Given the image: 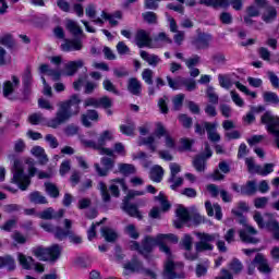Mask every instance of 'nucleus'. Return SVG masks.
Here are the masks:
<instances>
[{
    "mask_svg": "<svg viewBox=\"0 0 279 279\" xmlns=\"http://www.w3.org/2000/svg\"><path fill=\"white\" fill-rule=\"evenodd\" d=\"M162 241H171L172 243H178V236L171 233L159 234L156 238L147 235L142 242L140 254L147 256V254L154 250L155 245H159L160 252H163V254L168 256L162 274L163 279H184L185 275L182 271V269H184V265L173 263L171 259V248Z\"/></svg>",
    "mask_w": 279,
    "mask_h": 279,
    "instance_id": "obj_1",
    "label": "nucleus"
},
{
    "mask_svg": "<svg viewBox=\"0 0 279 279\" xmlns=\"http://www.w3.org/2000/svg\"><path fill=\"white\" fill-rule=\"evenodd\" d=\"M80 104H82V99H80V95L77 94L72 95L70 99L65 101L59 102L56 117L49 120L47 124L48 128H52V130H58V126L66 123V121H69L71 117L80 114Z\"/></svg>",
    "mask_w": 279,
    "mask_h": 279,
    "instance_id": "obj_2",
    "label": "nucleus"
},
{
    "mask_svg": "<svg viewBox=\"0 0 279 279\" xmlns=\"http://www.w3.org/2000/svg\"><path fill=\"white\" fill-rule=\"evenodd\" d=\"M32 254H34L38 260L56 263L62 254V247L59 244H54L50 247L36 246L32 250Z\"/></svg>",
    "mask_w": 279,
    "mask_h": 279,
    "instance_id": "obj_3",
    "label": "nucleus"
},
{
    "mask_svg": "<svg viewBox=\"0 0 279 279\" xmlns=\"http://www.w3.org/2000/svg\"><path fill=\"white\" fill-rule=\"evenodd\" d=\"M12 173V184H17L21 191H27V189L32 184V180L27 174H25V171L23 170V163L19 159L14 160Z\"/></svg>",
    "mask_w": 279,
    "mask_h": 279,
    "instance_id": "obj_4",
    "label": "nucleus"
},
{
    "mask_svg": "<svg viewBox=\"0 0 279 279\" xmlns=\"http://www.w3.org/2000/svg\"><path fill=\"white\" fill-rule=\"evenodd\" d=\"M245 165L247 167L248 173H257V175H262V178H266L269 173H274L275 163H265L264 167L260 165L254 163L253 158H246Z\"/></svg>",
    "mask_w": 279,
    "mask_h": 279,
    "instance_id": "obj_5",
    "label": "nucleus"
},
{
    "mask_svg": "<svg viewBox=\"0 0 279 279\" xmlns=\"http://www.w3.org/2000/svg\"><path fill=\"white\" fill-rule=\"evenodd\" d=\"M100 165L99 163H95L94 167L96 169V173L100 177V178H106V175H108V173H110V171H112V169H114V159L110 158V157H102L100 160Z\"/></svg>",
    "mask_w": 279,
    "mask_h": 279,
    "instance_id": "obj_6",
    "label": "nucleus"
},
{
    "mask_svg": "<svg viewBox=\"0 0 279 279\" xmlns=\"http://www.w3.org/2000/svg\"><path fill=\"white\" fill-rule=\"evenodd\" d=\"M113 135L110 131H104L97 142L98 145L100 146V155L101 156H110L111 158H114V150L110 149V148H104V145H106V143H108V141H112Z\"/></svg>",
    "mask_w": 279,
    "mask_h": 279,
    "instance_id": "obj_7",
    "label": "nucleus"
},
{
    "mask_svg": "<svg viewBox=\"0 0 279 279\" xmlns=\"http://www.w3.org/2000/svg\"><path fill=\"white\" fill-rule=\"evenodd\" d=\"M129 198H123L121 209L126 213L130 217H135L136 219H143V215L138 210L136 204H131Z\"/></svg>",
    "mask_w": 279,
    "mask_h": 279,
    "instance_id": "obj_8",
    "label": "nucleus"
},
{
    "mask_svg": "<svg viewBox=\"0 0 279 279\" xmlns=\"http://www.w3.org/2000/svg\"><path fill=\"white\" fill-rule=\"evenodd\" d=\"M135 43L140 49H143V47H151V36L149 35V32L145 29L137 31Z\"/></svg>",
    "mask_w": 279,
    "mask_h": 279,
    "instance_id": "obj_9",
    "label": "nucleus"
},
{
    "mask_svg": "<svg viewBox=\"0 0 279 279\" xmlns=\"http://www.w3.org/2000/svg\"><path fill=\"white\" fill-rule=\"evenodd\" d=\"M253 263H255L260 274H271V267H269V262H267L265 255L257 253L253 259Z\"/></svg>",
    "mask_w": 279,
    "mask_h": 279,
    "instance_id": "obj_10",
    "label": "nucleus"
},
{
    "mask_svg": "<svg viewBox=\"0 0 279 279\" xmlns=\"http://www.w3.org/2000/svg\"><path fill=\"white\" fill-rule=\"evenodd\" d=\"M84 45L80 39H64V43L61 45L63 51H82Z\"/></svg>",
    "mask_w": 279,
    "mask_h": 279,
    "instance_id": "obj_11",
    "label": "nucleus"
},
{
    "mask_svg": "<svg viewBox=\"0 0 279 279\" xmlns=\"http://www.w3.org/2000/svg\"><path fill=\"white\" fill-rule=\"evenodd\" d=\"M128 90L131 93V95H134L135 97H141L143 93V84L138 78L131 77L128 81Z\"/></svg>",
    "mask_w": 279,
    "mask_h": 279,
    "instance_id": "obj_12",
    "label": "nucleus"
},
{
    "mask_svg": "<svg viewBox=\"0 0 279 279\" xmlns=\"http://www.w3.org/2000/svg\"><path fill=\"white\" fill-rule=\"evenodd\" d=\"M11 80L12 81H7L3 84L4 97H10V95L14 93V88H19V86H21V80L16 75H13Z\"/></svg>",
    "mask_w": 279,
    "mask_h": 279,
    "instance_id": "obj_13",
    "label": "nucleus"
},
{
    "mask_svg": "<svg viewBox=\"0 0 279 279\" xmlns=\"http://www.w3.org/2000/svg\"><path fill=\"white\" fill-rule=\"evenodd\" d=\"M62 217H64V209L56 211L52 207H49L39 214V218L46 220L62 219Z\"/></svg>",
    "mask_w": 279,
    "mask_h": 279,
    "instance_id": "obj_14",
    "label": "nucleus"
},
{
    "mask_svg": "<svg viewBox=\"0 0 279 279\" xmlns=\"http://www.w3.org/2000/svg\"><path fill=\"white\" fill-rule=\"evenodd\" d=\"M210 158V151L207 150L205 154H201L193 160V167L196 171H206V161Z\"/></svg>",
    "mask_w": 279,
    "mask_h": 279,
    "instance_id": "obj_15",
    "label": "nucleus"
},
{
    "mask_svg": "<svg viewBox=\"0 0 279 279\" xmlns=\"http://www.w3.org/2000/svg\"><path fill=\"white\" fill-rule=\"evenodd\" d=\"M123 276H130V274L141 271V269H143V263L136 259V257H133L131 262L123 265Z\"/></svg>",
    "mask_w": 279,
    "mask_h": 279,
    "instance_id": "obj_16",
    "label": "nucleus"
},
{
    "mask_svg": "<svg viewBox=\"0 0 279 279\" xmlns=\"http://www.w3.org/2000/svg\"><path fill=\"white\" fill-rule=\"evenodd\" d=\"M140 56L142 59L145 60V62H147V64H149V66H153L154 69H156V66H158V64L162 62V59H160L158 54L149 53L145 50H142L140 52Z\"/></svg>",
    "mask_w": 279,
    "mask_h": 279,
    "instance_id": "obj_17",
    "label": "nucleus"
},
{
    "mask_svg": "<svg viewBox=\"0 0 279 279\" xmlns=\"http://www.w3.org/2000/svg\"><path fill=\"white\" fill-rule=\"evenodd\" d=\"M199 242L195 244L196 252H205V250H210V235L205 233H196Z\"/></svg>",
    "mask_w": 279,
    "mask_h": 279,
    "instance_id": "obj_18",
    "label": "nucleus"
},
{
    "mask_svg": "<svg viewBox=\"0 0 279 279\" xmlns=\"http://www.w3.org/2000/svg\"><path fill=\"white\" fill-rule=\"evenodd\" d=\"M85 14L88 19L93 20L95 25H100V27L104 26V20L101 17H97V5L93 3L88 4L85 9Z\"/></svg>",
    "mask_w": 279,
    "mask_h": 279,
    "instance_id": "obj_19",
    "label": "nucleus"
},
{
    "mask_svg": "<svg viewBox=\"0 0 279 279\" xmlns=\"http://www.w3.org/2000/svg\"><path fill=\"white\" fill-rule=\"evenodd\" d=\"M84 66V60L80 59L76 61H70L65 64V75L73 76L77 73V69H82Z\"/></svg>",
    "mask_w": 279,
    "mask_h": 279,
    "instance_id": "obj_20",
    "label": "nucleus"
},
{
    "mask_svg": "<svg viewBox=\"0 0 279 279\" xmlns=\"http://www.w3.org/2000/svg\"><path fill=\"white\" fill-rule=\"evenodd\" d=\"M264 228L268 232H272V236L276 241H279V222L278 220L270 218L268 221L264 222Z\"/></svg>",
    "mask_w": 279,
    "mask_h": 279,
    "instance_id": "obj_21",
    "label": "nucleus"
},
{
    "mask_svg": "<svg viewBox=\"0 0 279 279\" xmlns=\"http://www.w3.org/2000/svg\"><path fill=\"white\" fill-rule=\"evenodd\" d=\"M31 154L38 158L39 165H47V162H49V158L47 157V154H45V148L40 146H34L31 149Z\"/></svg>",
    "mask_w": 279,
    "mask_h": 279,
    "instance_id": "obj_22",
    "label": "nucleus"
},
{
    "mask_svg": "<svg viewBox=\"0 0 279 279\" xmlns=\"http://www.w3.org/2000/svg\"><path fill=\"white\" fill-rule=\"evenodd\" d=\"M258 191L256 181H247L245 185L240 187L241 195L252 196Z\"/></svg>",
    "mask_w": 279,
    "mask_h": 279,
    "instance_id": "obj_23",
    "label": "nucleus"
},
{
    "mask_svg": "<svg viewBox=\"0 0 279 279\" xmlns=\"http://www.w3.org/2000/svg\"><path fill=\"white\" fill-rule=\"evenodd\" d=\"M39 71L40 73H46L47 75H49V77H51L53 82H58V80H60L62 75L59 70H53L49 68V64H41L39 66Z\"/></svg>",
    "mask_w": 279,
    "mask_h": 279,
    "instance_id": "obj_24",
    "label": "nucleus"
},
{
    "mask_svg": "<svg viewBox=\"0 0 279 279\" xmlns=\"http://www.w3.org/2000/svg\"><path fill=\"white\" fill-rule=\"evenodd\" d=\"M165 177V170L160 166H154L150 169L149 178L153 182H162V178Z\"/></svg>",
    "mask_w": 279,
    "mask_h": 279,
    "instance_id": "obj_25",
    "label": "nucleus"
},
{
    "mask_svg": "<svg viewBox=\"0 0 279 279\" xmlns=\"http://www.w3.org/2000/svg\"><path fill=\"white\" fill-rule=\"evenodd\" d=\"M17 260L20 263V265H22L23 269H32L33 265H34V257L32 256H25L23 253H19L17 254Z\"/></svg>",
    "mask_w": 279,
    "mask_h": 279,
    "instance_id": "obj_26",
    "label": "nucleus"
},
{
    "mask_svg": "<svg viewBox=\"0 0 279 279\" xmlns=\"http://www.w3.org/2000/svg\"><path fill=\"white\" fill-rule=\"evenodd\" d=\"M101 234L108 243H114V241H117L118 234L117 231H114V229L104 227L101 228Z\"/></svg>",
    "mask_w": 279,
    "mask_h": 279,
    "instance_id": "obj_27",
    "label": "nucleus"
},
{
    "mask_svg": "<svg viewBox=\"0 0 279 279\" xmlns=\"http://www.w3.org/2000/svg\"><path fill=\"white\" fill-rule=\"evenodd\" d=\"M263 99L265 104H268L269 106H279V97L275 92H265L263 94Z\"/></svg>",
    "mask_w": 279,
    "mask_h": 279,
    "instance_id": "obj_28",
    "label": "nucleus"
},
{
    "mask_svg": "<svg viewBox=\"0 0 279 279\" xmlns=\"http://www.w3.org/2000/svg\"><path fill=\"white\" fill-rule=\"evenodd\" d=\"M66 29H69V32H70V34H72V36H82V34H84V31H82V27H80L77 22H75L73 20H69L66 22Z\"/></svg>",
    "mask_w": 279,
    "mask_h": 279,
    "instance_id": "obj_29",
    "label": "nucleus"
},
{
    "mask_svg": "<svg viewBox=\"0 0 279 279\" xmlns=\"http://www.w3.org/2000/svg\"><path fill=\"white\" fill-rule=\"evenodd\" d=\"M166 80L172 90H180L184 86V77L178 76L173 80L171 76H167Z\"/></svg>",
    "mask_w": 279,
    "mask_h": 279,
    "instance_id": "obj_30",
    "label": "nucleus"
},
{
    "mask_svg": "<svg viewBox=\"0 0 279 279\" xmlns=\"http://www.w3.org/2000/svg\"><path fill=\"white\" fill-rule=\"evenodd\" d=\"M29 202L32 204H49V201H47V197L43 195L40 192L36 191L28 195Z\"/></svg>",
    "mask_w": 279,
    "mask_h": 279,
    "instance_id": "obj_31",
    "label": "nucleus"
},
{
    "mask_svg": "<svg viewBox=\"0 0 279 279\" xmlns=\"http://www.w3.org/2000/svg\"><path fill=\"white\" fill-rule=\"evenodd\" d=\"M45 189L49 197H52L53 199H58V197H60V189H58L57 184L45 183Z\"/></svg>",
    "mask_w": 279,
    "mask_h": 279,
    "instance_id": "obj_32",
    "label": "nucleus"
},
{
    "mask_svg": "<svg viewBox=\"0 0 279 279\" xmlns=\"http://www.w3.org/2000/svg\"><path fill=\"white\" fill-rule=\"evenodd\" d=\"M278 19V10L275 7H270L266 14L262 16L264 23H274Z\"/></svg>",
    "mask_w": 279,
    "mask_h": 279,
    "instance_id": "obj_33",
    "label": "nucleus"
},
{
    "mask_svg": "<svg viewBox=\"0 0 279 279\" xmlns=\"http://www.w3.org/2000/svg\"><path fill=\"white\" fill-rule=\"evenodd\" d=\"M3 267H7L9 271H14V269H16L14 258L10 256L0 257V268Z\"/></svg>",
    "mask_w": 279,
    "mask_h": 279,
    "instance_id": "obj_34",
    "label": "nucleus"
},
{
    "mask_svg": "<svg viewBox=\"0 0 279 279\" xmlns=\"http://www.w3.org/2000/svg\"><path fill=\"white\" fill-rule=\"evenodd\" d=\"M155 202H159L163 213H167L171 208V204L162 192H160L158 196H155Z\"/></svg>",
    "mask_w": 279,
    "mask_h": 279,
    "instance_id": "obj_35",
    "label": "nucleus"
},
{
    "mask_svg": "<svg viewBox=\"0 0 279 279\" xmlns=\"http://www.w3.org/2000/svg\"><path fill=\"white\" fill-rule=\"evenodd\" d=\"M136 130V124L134 122H128L126 124L120 125V131L125 136H134V131Z\"/></svg>",
    "mask_w": 279,
    "mask_h": 279,
    "instance_id": "obj_36",
    "label": "nucleus"
},
{
    "mask_svg": "<svg viewBox=\"0 0 279 279\" xmlns=\"http://www.w3.org/2000/svg\"><path fill=\"white\" fill-rule=\"evenodd\" d=\"M118 169L123 175H132V173H136V168L134 165L130 163H119Z\"/></svg>",
    "mask_w": 279,
    "mask_h": 279,
    "instance_id": "obj_37",
    "label": "nucleus"
},
{
    "mask_svg": "<svg viewBox=\"0 0 279 279\" xmlns=\"http://www.w3.org/2000/svg\"><path fill=\"white\" fill-rule=\"evenodd\" d=\"M215 217V219H217V221H221V219H223V211L221 209V205H219V203H215L211 207H210V217Z\"/></svg>",
    "mask_w": 279,
    "mask_h": 279,
    "instance_id": "obj_38",
    "label": "nucleus"
},
{
    "mask_svg": "<svg viewBox=\"0 0 279 279\" xmlns=\"http://www.w3.org/2000/svg\"><path fill=\"white\" fill-rule=\"evenodd\" d=\"M177 217L182 221L183 223H186L187 221H191V214H189V209L184 207H179L177 209Z\"/></svg>",
    "mask_w": 279,
    "mask_h": 279,
    "instance_id": "obj_39",
    "label": "nucleus"
},
{
    "mask_svg": "<svg viewBox=\"0 0 279 279\" xmlns=\"http://www.w3.org/2000/svg\"><path fill=\"white\" fill-rule=\"evenodd\" d=\"M239 236H240L242 243H252V244L258 243V240L256 238L250 235V233L245 230H240Z\"/></svg>",
    "mask_w": 279,
    "mask_h": 279,
    "instance_id": "obj_40",
    "label": "nucleus"
},
{
    "mask_svg": "<svg viewBox=\"0 0 279 279\" xmlns=\"http://www.w3.org/2000/svg\"><path fill=\"white\" fill-rule=\"evenodd\" d=\"M142 17L144 19L145 23H148L149 25H156L158 23V15L151 11L143 13Z\"/></svg>",
    "mask_w": 279,
    "mask_h": 279,
    "instance_id": "obj_41",
    "label": "nucleus"
},
{
    "mask_svg": "<svg viewBox=\"0 0 279 279\" xmlns=\"http://www.w3.org/2000/svg\"><path fill=\"white\" fill-rule=\"evenodd\" d=\"M195 132L196 134H205L207 132L208 138H210V123L205 122L203 124L196 123L195 124Z\"/></svg>",
    "mask_w": 279,
    "mask_h": 279,
    "instance_id": "obj_42",
    "label": "nucleus"
},
{
    "mask_svg": "<svg viewBox=\"0 0 279 279\" xmlns=\"http://www.w3.org/2000/svg\"><path fill=\"white\" fill-rule=\"evenodd\" d=\"M229 269H231L233 274H241V271H243V264L239 258H233L229 264Z\"/></svg>",
    "mask_w": 279,
    "mask_h": 279,
    "instance_id": "obj_43",
    "label": "nucleus"
},
{
    "mask_svg": "<svg viewBox=\"0 0 279 279\" xmlns=\"http://www.w3.org/2000/svg\"><path fill=\"white\" fill-rule=\"evenodd\" d=\"M142 78L144 80L145 84L151 86V84H154V71L151 69H144L142 72Z\"/></svg>",
    "mask_w": 279,
    "mask_h": 279,
    "instance_id": "obj_44",
    "label": "nucleus"
},
{
    "mask_svg": "<svg viewBox=\"0 0 279 279\" xmlns=\"http://www.w3.org/2000/svg\"><path fill=\"white\" fill-rule=\"evenodd\" d=\"M23 86H32L33 77H32V68L27 66L22 75Z\"/></svg>",
    "mask_w": 279,
    "mask_h": 279,
    "instance_id": "obj_45",
    "label": "nucleus"
},
{
    "mask_svg": "<svg viewBox=\"0 0 279 279\" xmlns=\"http://www.w3.org/2000/svg\"><path fill=\"white\" fill-rule=\"evenodd\" d=\"M28 121L32 125H40V123L45 122V117L41 112L33 113L28 117Z\"/></svg>",
    "mask_w": 279,
    "mask_h": 279,
    "instance_id": "obj_46",
    "label": "nucleus"
},
{
    "mask_svg": "<svg viewBox=\"0 0 279 279\" xmlns=\"http://www.w3.org/2000/svg\"><path fill=\"white\" fill-rule=\"evenodd\" d=\"M53 233L56 239H58V241H64V239H66V236L71 234V230H64L60 227H57L54 228Z\"/></svg>",
    "mask_w": 279,
    "mask_h": 279,
    "instance_id": "obj_47",
    "label": "nucleus"
},
{
    "mask_svg": "<svg viewBox=\"0 0 279 279\" xmlns=\"http://www.w3.org/2000/svg\"><path fill=\"white\" fill-rule=\"evenodd\" d=\"M102 86L105 90H107L108 93H113V95H119V89H117V86L114 85V83H112V81H110L109 78L104 80Z\"/></svg>",
    "mask_w": 279,
    "mask_h": 279,
    "instance_id": "obj_48",
    "label": "nucleus"
},
{
    "mask_svg": "<svg viewBox=\"0 0 279 279\" xmlns=\"http://www.w3.org/2000/svg\"><path fill=\"white\" fill-rule=\"evenodd\" d=\"M168 182L170 185V189H172V191H177L178 189H180V186H182V184H184V179L181 177H173V179H171V177L168 179Z\"/></svg>",
    "mask_w": 279,
    "mask_h": 279,
    "instance_id": "obj_49",
    "label": "nucleus"
},
{
    "mask_svg": "<svg viewBox=\"0 0 279 279\" xmlns=\"http://www.w3.org/2000/svg\"><path fill=\"white\" fill-rule=\"evenodd\" d=\"M98 191L101 193L102 202H110V193L108 192V186L106 183L100 181L98 183Z\"/></svg>",
    "mask_w": 279,
    "mask_h": 279,
    "instance_id": "obj_50",
    "label": "nucleus"
},
{
    "mask_svg": "<svg viewBox=\"0 0 279 279\" xmlns=\"http://www.w3.org/2000/svg\"><path fill=\"white\" fill-rule=\"evenodd\" d=\"M184 94H178L172 98L173 110H181L184 104Z\"/></svg>",
    "mask_w": 279,
    "mask_h": 279,
    "instance_id": "obj_51",
    "label": "nucleus"
},
{
    "mask_svg": "<svg viewBox=\"0 0 279 279\" xmlns=\"http://www.w3.org/2000/svg\"><path fill=\"white\" fill-rule=\"evenodd\" d=\"M124 232L125 234H128V236H130L131 239H138V236H141V234L138 233V231L136 230V226L134 225H128L124 228Z\"/></svg>",
    "mask_w": 279,
    "mask_h": 279,
    "instance_id": "obj_52",
    "label": "nucleus"
},
{
    "mask_svg": "<svg viewBox=\"0 0 279 279\" xmlns=\"http://www.w3.org/2000/svg\"><path fill=\"white\" fill-rule=\"evenodd\" d=\"M211 8H222V10H228L230 8V0H210Z\"/></svg>",
    "mask_w": 279,
    "mask_h": 279,
    "instance_id": "obj_53",
    "label": "nucleus"
},
{
    "mask_svg": "<svg viewBox=\"0 0 279 279\" xmlns=\"http://www.w3.org/2000/svg\"><path fill=\"white\" fill-rule=\"evenodd\" d=\"M219 21L222 25H232L234 19L232 17V13L221 12L219 15Z\"/></svg>",
    "mask_w": 279,
    "mask_h": 279,
    "instance_id": "obj_54",
    "label": "nucleus"
},
{
    "mask_svg": "<svg viewBox=\"0 0 279 279\" xmlns=\"http://www.w3.org/2000/svg\"><path fill=\"white\" fill-rule=\"evenodd\" d=\"M218 80L221 88H232V80L229 76L219 74Z\"/></svg>",
    "mask_w": 279,
    "mask_h": 279,
    "instance_id": "obj_55",
    "label": "nucleus"
},
{
    "mask_svg": "<svg viewBox=\"0 0 279 279\" xmlns=\"http://www.w3.org/2000/svg\"><path fill=\"white\" fill-rule=\"evenodd\" d=\"M16 223H19V220L16 218H13L4 222V225H2L0 228L1 230H4V232H12V230L16 228Z\"/></svg>",
    "mask_w": 279,
    "mask_h": 279,
    "instance_id": "obj_56",
    "label": "nucleus"
},
{
    "mask_svg": "<svg viewBox=\"0 0 279 279\" xmlns=\"http://www.w3.org/2000/svg\"><path fill=\"white\" fill-rule=\"evenodd\" d=\"M184 62H185V66H187V69H194L195 66H197L199 64V62H202V59L199 58V56L195 54L192 58L184 60Z\"/></svg>",
    "mask_w": 279,
    "mask_h": 279,
    "instance_id": "obj_57",
    "label": "nucleus"
},
{
    "mask_svg": "<svg viewBox=\"0 0 279 279\" xmlns=\"http://www.w3.org/2000/svg\"><path fill=\"white\" fill-rule=\"evenodd\" d=\"M183 86H185L189 93H193V90H197V82L193 78H184Z\"/></svg>",
    "mask_w": 279,
    "mask_h": 279,
    "instance_id": "obj_58",
    "label": "nucleus"
},
{
    "mask_svg": "<svg viewBox=\"0 0 279 279\" xmlns=\"http://www.w3.org/2000/svg\"><path fill=\"white\" fill-rule=\"evenodd\" d=\"M26 147H27V145L25 144V141L20 138L14 142L13 149H14L15 154H23V151H25Z\"/></svg>",
    "mask_w": 279,
    "mask_h": 279,
    "instance_id": "obj_59",
    "label": "nucleus"
},
{
    "mask_svg": "<svg viewBox=\"0 0 279 279\" xmlns=\"http://www.w3.org/2000/svg\"><path fill=\"white\" fill-rule=\"evenodd\" d=\"M211 60L213 64L216 66H223V64H226V56H223V53L214 54Z\"/></svg>",
    "mask_w": 279,
    "mask_h": 279,
    "instance_id": "obj_60",
    "label": "nucleus"
},
{
    "mask_svg": "<svg viewBox=\"0 0 279 279\" xmlns=\"http://www.w3.org/2000/svg\"><path fill=\"white\" fill-rule=\"evenodd\" d=\"M179 121L183 128H191L193 125V118L186 116V114H180L179 116Z\"/></svg>",
    "mask_w": 279,
    "mask_h": 279,
    "instance_id": "obj_61",
    "label": "nucleus"
},
{
    "mask_svg": "<svg viewBox=\"0 0 279 279\" xmlns=\"http://www.w3.org/2000/svg\"><path fill=\"white\" fill-rule=\"evenodd\" d=\"M169 168H170L171 180H173L174 177H178V173H180V171H182V167L177 162H171L169 165Z\"/></svg>",
    "mask_w": 279,
    "mask_h": 279,
    "instance_id": "obj_62",
    "label": "nucleus"
},
{
    "mask_svg": "<svg viewBox=\"0 0 279 279\" xmlns=\"http://www.w3.org/2000/svg\"><path fill=\"white\" fill-rule=\"evenodd\" d=\"M116 49L120 56H128V53H130V47H128L123 41H119Z\"/></svg>",
    "mask_w": 279,
    "mask_h": 279,
    "instance_id": "obj_63",
    "label": "nucleus"
},
{
    "mask_svg": "<svg viewBox=\"0 0 279 279\" xmlns=\"http://www.w3.org/2000/svg\"><path fill=\"white\" fill-rule=\"evenodd\" d=\"M268 80L272 86V88H279V77L276 75V73L268 71L267 72Z\"/></svg>",
    "mask_w": 279,
    "mask_h": 279,
    "instance_id": "obj_64",
    "label": "nucleus"
}]
</instances>
